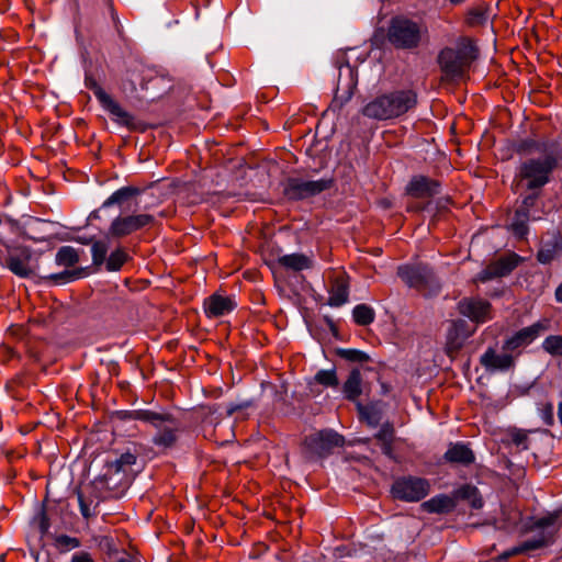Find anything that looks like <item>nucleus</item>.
<instances>
[{
    "instance_id": "1",
    "label": "nucleus",
    "mask_w": 562,
    "mask_h": 562,
    "mask_svg": "<svg viewBox=\"0 0 562 562\" xmlns=\"http://www.w3.org/2000/svg\"><path fill=\"white\" fill-rule=\"evenodd\" d=\"M520 150L536 151L541 156L522 161L517 177L526 181V187L529 190L544 187L550 181V175L558 167L561 159L559 144L553 140L536 142L529 139L521 143Z\"/></svg>"
},
{
    "instance_id": "2",
    "label": "nucleus",
    "mask_w": 562,
    "mask_h": 562,
    "mask_svg": "<svg viewBox=\"0 0 562 562\" xmlns=\"http://www.w3.org/2000/svg\"><path fill=\"white\" fill-rule=\"evenodd\" d=\"M417 105V93L413 89H398L382 93L362 108V114L371 120L386 121L400 117Z\"/></svg>"
},
{
    "instance_id": "3",
    "label": "nucleus",
    "mask_w": 562,
    "mask_h": 562,
    "mask_svg": "<svg viewBox=\"0 0 562 562\" xmlns=\"http://www.w3.org/2000/svg\"><path fill=\"white\" fill-rule=\"evenodd\" d=\"M476 47L470 38H460L454 47H446L439 54L442 72L449 79H460L476 58Z\"/></svg>"
},
{
    "instance_id": "4",
    "label": "nucleus",
    "mask_w": 562,
    "mask_h": 562,
    "mask_svg": "<svg viewBox=\"0 0 562 562\" xmlns=\"http://www.w3.org/2000/svg\"><path fill=\"white\" fill-rule=\"evenodd\" d=\"M128 418L150 424L157 429L153 443L160 448H170L177 441L179 423L168 413L150 409H135L128 413Z\"/></svg>"
},
{
    "instance_id": "5",
    "label": "nucleus",
    "mask_w": 562,
    "mask_h": 562,
    "mask_svg": "<svg viewBox=\"0 0 562 562\" xmlns=\"http://www.w3.org/2000/svg\"><path fill=\"white\" fill-rule=\"evenodd\" d=\"M420 37L422 30L418 23L404 16H395L391 20L387 40L396 48H415L418 46Z\"/></svg>"
},
{
    "instance_id": "6",
    "label": "nucleus",
    "mask_w": 562,
    "mask_h": 562,
    "mask_svg": "<svg viewBox=\"0 0 562 562\" xmlns=\"http://www.w3.org/2000/svg\"><path fill=\"white\" fill-rule=\"evenodd\" d=\"M430 492V483L427 479L414 475L397 477L391 487L394 498L415 503L425 498Z\"/></svg>"
},
{
    "instance_id": "7",
    "label": "nucleus",
    "mask_w": 562,
    "mask_h": 562,
    "mask_svg": "<svg viewBox=\"0 0 562 562\" xmlns=\"http://www.w3.org/2000/svg\"><path fill=\"white\" fill-rule=\"evenodd\" d=\"M0 265L20 278L34 274L32 250L25 246L7 247L5 251L0 249Z\"/></svg>"
},
{
    "instance_id": "8",
    "label": "nucleus",
    "mask_w": 562,
    "mask_h": 562,
    "mask_svg": "<svg viewBox=\"0 0 562 562\" xmlns=\"http://www.w3.org/2000/svg\"><path fill=\"white\" fill-rule=\"evenodd\" d=\"M155 222V216L149 213L119 215L111 222L108 236L123 238L145 227L153 226Z\"/></svg>"
},
{
    "instance_id": "9",
    "label": "nucleus",
    "mask_w": 562,
    "mask_h": 562,
    "mask_svg": "<svg viewBox=\"0 0 562 562\" xmlns=\"http://www.w3.org/2000/svg\"><path fill=\"white\" fill-rule=\"evenodd\" d=\"M331 186L330 179L304 180L290 178L284 184V195L290 200H303L322 193Z\"/></svg>"
},
{
    "instance_id": "10",
    "label": "nucleus",
    "mask_w": 562,
    "mask_h": 562,
    "mask_svg": "<svg viewBox=\"0 0 562 562\" xmlns=\"http://www.w3.org/2000/svg\"><path fill=\"white\" fill-rule=\"evenodd\" d=\"M553 536H554L553 520L551 518L550 519H540L537 522L536 533L531 538L522 541L519 546L505 552L503 554V557L508 558L514 554L524 553V552L540 549L542 547H547L550 543H552Z\"/></svg>"
},
{
    "instance_id": "11",
    "label": "nucleus",
    "mask_w": 562,
    "mask_h": 562,
    "mask_svg": "<svg viewBox=\"0 0 562 562\" xmlns=\"http://www.w3.org/2000/svg\"><path fill=\"white\" fill-rule=\"evenodd\" d=\"M344 439L333 430H321L311 434L304 440V447L313 456H325L336 447H341Z\"/></svg>"
},
{
    "instance_id": "12",
    "label": "nucleus",
    "mask_w": 562,
    "mask_h": 562,
    "mask_svg": "<svg viewBox=\"0 0 562 562\" xmlns=\"http://www.w3.org/2000/svg\"><path fill=\"white\" fill-rule=\"evenodd\" d=\"M398 277L411 288L425 291L434 285L431 269L425 265H405L398 267Z\"/></svg>"
},
{
    "instance_id": "13",
    "label": "nucleus",
    "mask_w": 562,
    "mask_h": 562,
    "mask_svg": "<svg viewBox=\"0 0 562 562\" xmlns=\"http://www.w3.org/2000/svg\"><path fill=\"white\" fill-rule=\"evenodd\" d=\"M550 329V321L544 318L533 323L532 325L521 328L509 337L503 345L506 351H514L520 347L531 344L542 333Z\"/></svg>"
},
{
    "instance_id": "14",
    "label": "nucleus",
    "mask_w": 562,
    "mask_h": 562,
    "mask_svg": "<svg viewBox=\"0 0 562 562\" xmlns=\"http://www.w3.org/2000/svg\"><path fill=\"white\" fill-rule=\"evenodd\" d=\"M459 313L476 325L486 323L492 318L491 304L482 299L465 297L458 303Z\"/></svg>"
},
{
    "instance_id": "15",
    "label": "nucleus",
    "mask_w": 562,
    "mask_h": 562,
    "mask_svg": "<svg viewBox=\"0 0 562 562\" xmlns=\"http://www.w3.org/2000/svg\"><path fill=\"white\" fill-rule=\"evenodd\" d=\"M358 85V72L349 64L339 67L337 87L335 91V101L348 102L355 93Z\"/></svg>"
},
{
    "instance_id": "16",
    "label": "nucleus",
    "mask_w": 562,
    "mask_h": 562,
    "mask_svg": "<svg viewBox=\"0 0 562 562\" xmlns=\"http://www.w3.org/2000/svg\"><path fill=\"white\" fill-rule=\"evenodd\" d=\"M475 330L476 327L471 326L464 319L452 321L447 330V352L451 356L452 353L459 351L463 347L467 339L471 337Z\"/></svg>"
},
{
    "instance_id": "17",
    "label": "nucleus",
    "mask_w": 562,
    "mask_h": 562,
    "mask_svg": "<svg viewBox=\"0 0 562 562\" xmlns=\"http://www.w3.org/2000/svg\"><path fill=\"white\" fill-rule=\"evenodd\" d=\"M94 97L100 102L101 106L113 116V120L117 124L126 127L134 125V116L114 101L100 86H94Z\"/></svg>"
},
{
    "instance_id": "18",
    "label": "nucleus",
    "mask_w": 562,
    "mask_h": 562,
    "mask_svg": "<svg viewBox=\"0 0 562 562\" xmlns=\"http://www.w3.org/2000/svg\"><path fill=\"white\" fill-rule=\"evenodd\" d=\"M518 262L519 257L516 254H510L506 257H503L483 269L479 273L477 280L485 282L493 278L507 276L518 266Z\"/></svg>"
},
{
    "instance_id": "19",
    "label": "nucleus",
    "mask_w": 562,
    "mask_h": 562,
    "mask_svg": "<svg viewBox=\"0 0 562 562\" xmlns=\"http://www.w3.org/2000/svg\"><path fill=\"white\" fill-rule=\"evenodd\" d=\"M481 364L488 371H506L514 366V357L504 350L497 353L495 349L488 348L481 356Z\"/></svg>"
},
{
    "instance_id": "20",
    "label": "nucleus",
    "mask_w": 562,
    "mask_h": 562,
    "mask_svg": "<svg viewBox=\"0 0 562 562\" xmlns=\"http://www.w3.org/2000/svg\"><path fill=\"white\" fill-rule=\"evenodd\" d=\"M349 297V281L345 273L336 274L330 283L328 305L338 307L347 303Z\"/></svg>"
},
{
    "instance_id": "21",
    "label": "nucleus",
    "mask_w": 562,
    "mask_h": 562,
    "mask_svg": "<svg viewBox=\"0 0 562 562\" xmlns=\"http://www.w3.org/2000/svg\"><path fill=\"white\" fill-rule=\"evenodd\" d=\"M235 307L232 299L213 294L204 301V311L209 317H220L228 314Z\"/></svg>"
},
{
    "instance_id": "22",
    "label": "nucleus",
    "mask_w": 562,
    "mask_h": 562,
    "mask_svg": "<svg viewBox=\"0 0 562 562\" xmlns=\"http://www.w3.org/2000/svg\"><path fill=\"white\" fill-rule=\"evenodd\" d=\"M454 507V498L447 494H438L422 504V509L429 514H448Z\"/></svg>"
},
{
    "instance_id": "23",
    "label": "nucleus",
    "mask_w": 562,
    "mask_h": 562,
    "mask_svg": "<svg viewBox=\"0 0 562 562\" xmlns=\"http://www.w3.org/2000/svg\"><path fill=\"white\" fill-rule=\"evenodd\" d=\"M445 459L451 463L469 465L474 462V453L468 445L457 442L450 445L445 453Z\"/></svg>"
},
{
    "instance_id": "24",
    "label": "nucleus",
    "mask_w": 562,
    "mask_h": 562,
    "mask_svg": "<svg viewBox=\"0 0 562 562\" xmlns=\"http://www.w3.org/2000/svg\"><path fill=\"white\" fill-rule=\"evenodd\" d=\"M438 183L425 177L413 178L407 187L409 194L420 198L436 194L438 192Z\"/></svg>"
},
{
    "instance_id": "25",
    "label": "nucleus",
    "mask_w": 562,
    "mask_h": 562,
    "mask_svg": "<svg viewBox=\"0 0 562 562\" xmlns=\"http://www.w3.org/2000/svg\"><path fill=\"white\" fill-rule=\"evenodd\" d=\"M362 378L359 370L355 369L350 372L348 379L344 383L342 392L348 400L355 401L362 393Z\"/></svg>"
},
{
    "instance_id": "26",
    "label": "nucleus",
    "mask_w": 562,
    "mask_h": 562,
    "mask_svg": "<svg viewBox=\"0 0 562 562\" xmlns=\"http://www.w3.org/2000/svg\"><path fill=\"white\" fill-rule=\"evenodd\" d=\"M279 263L294 271H301L311 267L310 258L302 254L284 255L279 258Z\"/></svg>"
},
{
    "instance_id": "27",
    "label": "nucleus",
    "mask_w": 562,
    "mask_h": 562,
    "mask_svg": "<svg viewBox=\"0 0 562 562\" xmlns=\"http://www.w3.org/2000/svg\"><path fill=\"white\" fill-rule=\"evenodd\" d=\"M140 190L135 187H123L114 191L104 202L103 207H109L114 204L122 205L131 198L138 195Z\"/></svg>"
},
{
    "instance_id": "28",
    "label": "nucleus",
    "mask_w": 562,
    "mask_h": 562,
    "mask_svg": "<svg viewBox=\"0 0 562 562\" xmlns=\"http://www.w3.org/2000/svg\"><path fill=\"white\" fill-rule=\"evenodd\" d=\"M136 462V456L131 452H125L120 456L115 461L108 464L106 474L125 473Z\"/></svg>"
},
{
    "instance_id": "29",
    "label": "nucleus",
    "mask_w": 562,
    "mask_h": 562,
    "mask_svg": "<svg viewBox=\"0 0 562 562\" xmlns=\"http://www.w3.org/2000/svg\"><path fill=\"white\" fill-rule=\"evenodd\" d=\"M55 260L58 266L72 267L78 262L79 256L74 247L63 246L58 249Z\"/></svg>"
},
{
    "instance_id": "30",
    "label": "nucleus",
    "mask_w": 562,
    "mask_h": 562,
    "mask_svg": "<svg viewBox=\"0 0 562 562\" xmlns=\"http://www.w3.org/2000/svg\"><path fill=\"white\" fill-rule=\"evenodd\" d=\"M538 220L539 217L531 216L530 214H527L525 210H517L515 217L512 222V229L514 234L518 237H524L527 234V224L526 222L529 220Z\"/></svg>"
},
{
    "instance_id": "31",
    "label": "nucleus",
    "mask_w": 562,
    "mask_h": 562,
    "mask_svg": "<svg viewBox=\"0 0 562 562\" xmlns=\"http://www.w3.org/2000/svg\"><path fill=\"white\" fill-rule=\"evenodd\" d=\"M352 316L358 325L366 326L374 321V311L366 304H359L353 307Z\"/></svg>"
},
{
    "instance_id": "32",
    "label": "nucleus",
    "mask_w": 562,
    "mask_h": 562,
    "mask_svg": "<svg viewBox=\"0 0 562 562\" xmlns=\"http://www.w3.org/2000/svg\"><path fill=\"white\" fill-rule=\"evenodd\" d=\"M314 380L325 387H336L339 383L335 369L319 370Z\"/></svg>"
},
{
    "instance_id": "33",
    "label": "nucleus",
    "mask_w": 562,
    "mask_h": 562,
    "mask_svg": "<svg viewBox=\"0 0 562 562\" xmlns=\"http://www.w3.org/2000/svg\"><path fill=\"white\" fill-rule=\"evenodd\" d=\"M108 250H109V245L105 240L94 241L91 247V255H92L93 263L97 266L103 265L106 260Z\"/></svg>"
},
{
    "instance_id": "34",
    "label": "nucleus",
    "mask_w": 562,
    "mask_h": 562,
    "mask_svg": "<svg viewBox=\"0 0 562 562\" xmlns=\"http://www.w3.org/2000/svg\"><path fill=\"white\" fill-rule=\"evenodd\" d=\"M542 348L552 356H562V336H548L542 342Z\"/></svg>"
},
{
    "instance_id": "35",
    "label": "nucleus",
    "mask_w": 562,
    "mask_h": 562,
    "mask_svg": "<svg viewBox=\"0 0 562 562\" xmlns=\"http://www.w3.org/2000/svg\"><path fill=\"white\" fill-rule=\"evenodd\" d=\"M394 429L393 426L389 423L383 424L375 435L376 439L383 443V451L389 453L391 449V443L393 440Z\"/></svg>"
},
{
    "instance_id": "36",
    "label": "nucleus",
    "mask_w": 562,
    "mask_h": 562,
    "mask_svg": "<svg viewBox=\"0 0 562 562\" xmlns=\"http://www.w3.org/2000/svg\"><path fill=\"white\" fill-rule=\"evenodd\" d=\"M127 260V255L122 249H116L113 251L109 258L105 260L106 269L109 271H117Z\"/></svg>"
},
{
    "instance_id": "37",
    "label": "nucleus",
    "mask_w": 562,
    "mask_h": 562,
    "mask_svg": "<svg viewBox=\"0 0 562 562\" xmlns=\"http://www.w3.org/2000/svg\"><path fill=\"white\" fill-rule=\"evenodd\" d=\"M55 544L60 551H69L80 547L79 539L67 535H59L55 539Z\"/></svg>"
},
{
    "instance_id": "38",
    "label": "nucleus",
    "mask_w": 562,
    "mask_h": 562,
    "mask_svg": "<svg viewBox=\"0 0 562 562\" xmlns=\"http://www.w3.org/2000/svg\"><path fill=\"white\" fill-rule=\"evenodd\" d=\"M539 414L546 425L550 426L553 424L554 415L553 405L551 403L541 404L539 407Z\"/></svg>"
},
{
    "instance_id": "39",
    "label": "nucleus",
    "mask_w": 562,
    "mask_h": 562,
    "mask_svg": "<svg viewBox=\"0 0 562 562\" xmlns=\"http://www.w3.org/2000/svg\"><path fill=\"white\" fill-rule=\"evenodd\" d=\"M512 439H513V442L517 446V447H520L521 449L526 450L528 448L527 446V434L521 431V430H517L513 434L512 436Z\"/></svg>"
},
{
    "instance_id": "40",
    "label": "nucleus",
    "mask_w": 562,
    "mask_h": 562,
    "mask_svg": "<svg viewBox=\"0 0 562 562\" xmlns=\"http://www.w3.org/2000/svg\"><path fill=\"white\" fill-rule=\"evenodd\" d=\"M487 19L485 12L480 10H473L469 13V23L470 24H481L485 22Z\"/></svg>"
},
{
    "instance_id": "41",
    "label": "nucleus",
    "mask_w": 562,
    "mask_h": 562,
    "mask_svg": "<svg viewBox=\"0 0 562 562\" xmlns=\"http://www.w3.org/2000/svg\"><path fill=\"white\" fill-rule=\"evenodd\" d=\"M77 273L74 271H65L63 273L52 274L49 278L56 282H67L77 278Z\"/></svg>"
},
{
    "instance_id": "42",
    "label": "nucleus",
    "mask_w": 562,
    "mask_h": 562,
    "mask_svg": "<svg viewBox=\"0 0 562 562\" xmlns=\"http://www.w3.org/2000/svg\"><path fill=\"white\" fill-rule=\"evenodd\" d=\"M78 502L81 515L87 519L90 518L93 514L81 493H78Z\"/></svg>"
},
{
    "instance_id": "43",
    "label": "nucleus",
    "mask_w": 562,
    "mask_h": 562,
    "mask_svg": "<svg viewBox=\"0 0 562 562\" xmlns=\"http://www.w3.org/2000/svg\"><path fill=\"white\" fill-rule=\"evenodd\" d=\"M361 414L367 419L368 424L371 426H376L379 423V416L374 413L369 411L368 408L361 407Z\"/></svg>"
},
{
    "instance_id": "44",
    "label": "nucleus",
    "mask_w": 562,
    "mask_h": 562,
    "mask_svg": "<svg viewBox=\"0 0 562 562\" xmlns=\"http://www.w3.org/2000/svg\"><path fill=\"white\" fill-rule=\"evenodd\" d=\"M342 355L345 358L352 360V361H361L364 358L363 352L353 350V349L344 350Z\"/></svg>"
},
{
    "instance_id": "45",
    "label": "nucleus",
    "mask_w": 562,
    "mask_h": 562,
    "mask_svg": "<svg viewBox=\"0 0 562 562\" xmlns=\"http://www.w3.org/2000/svg\"><path fill=\"white\" fill-rule=\"evenodd\" d=\"M71 562H94L91 554L85 551L75 553L71 558Z\"/></svg>"
},
{
    "instance_id": "46",
    "label": "nucleus",
    "mask_w": 562,
    "mask_h": 562,
    "mask_svg": "<svg viewBox=\"0 0 562 562\" xmlns=\"http://www.w3.org/2000/svg\"><path fill=\"white\" fill-rule=\"evenodd\" d=\"M537 199L536 194H530L526 196L522 201L521 206L518 210H525L527 214H529V209L535 204Z\"/></svg>"
},
{
    "instance_id": "47",
    "label": "nucleus",
    "mask_w": 562,
    "mask_h": 562,
    "mask_svg": "<svg viewBox=\"0 0 562 562\" xmlns=\"http://www.w3.org/2000/svg\"><path fill=\"white\" fill-rule=\"evenodd\" d=\"M553 258V252L552 250L550 249H541L539 252H538V260L541 262V263H549Z\"/></svg>"
},
{
    "instance_id": "48",
    "label": "nucleus",
    "mask_w": 562,
    "mask_h": 562,
    "mask_svg": "<svg viewBox=\"0 0 562 562\" xmlns=\"http://www.w3.org/2000/svg\"><path fill=\"white\" fill-rule=\"evenodd\" d=\"M48 528H49L48 519L45 517V515H42L41 520H40V529H41L42 533L47 532Z\"/></svg>"
},
{
    "instance_id": "49",
    "label": "nucleus",
    "mask_w": 562,
    "mask_h": 562,
    "mask_svg": "<svg viewBox=\"0 0 562 562\" xmlns=\"http://www.w3.org/2000/svg\"><path fill=\"white\" fill-rule=\"evenodd\" d=\"M86 86L94 92V86H99L94 80L86 78Z\"/></svg>"
},
{
    "instance_id": "50",
    "label": "nucleus",
    "mask_w": 562,
    "mask_h": 562,
    "mask_svg": "<svg viewBox=\"0 0 562 562\" xmlns=\"http://www.w3.org/2000/svg\"><path fill=\"white\" fill-rule=\"evenodd\" d=\"M555 299L558 302H562V283L555 290Z\"/></svg>"
},
{
    "instance_id": "51",
    "label": "nucleus",
    "mask_w": 562,
    "mask_h": 562,
    "mask_svg": "<svg viewBox=\"0 0 562 562\" xmlns=\"http://www.w3.org/2000/svg\"><path fill=\"white\" fill-rule=\"evenodd\" d=\"M558 415H559V419H560V422L562 423V402L559 404V412H558Z\"/></svg>"
},
{
    "instance_id": "52",
    "label": "nucleus",
    "mask_w": 562,
    "mask_h": 562,
    "mask_svg": "<svg viewBox=\"0 0 562 562\" xmlns=\"http://www.w3.org/2000/svg\"><path fill=\"white\" fill-rule=\"evenodd\" d=\"M117 562H134V561H132L130 559H120Z\"/></svg>"
},
{
    "instance_id": "53",
    "label": "nucleus",
    "mask_w": 562,
    "mask_h": 562,
    "mask_svg": "<svg viewBox=\"0 0 562 562\" xmlns=\"http://www.w3.org/2000/svg\"><path fill=\"white\" fill-rule=\"evenodd\" d=\"M450 1H451L452 3H456V4H457V3L462 2L463 0H450Z\"/></svg>"
}]
</instances>
